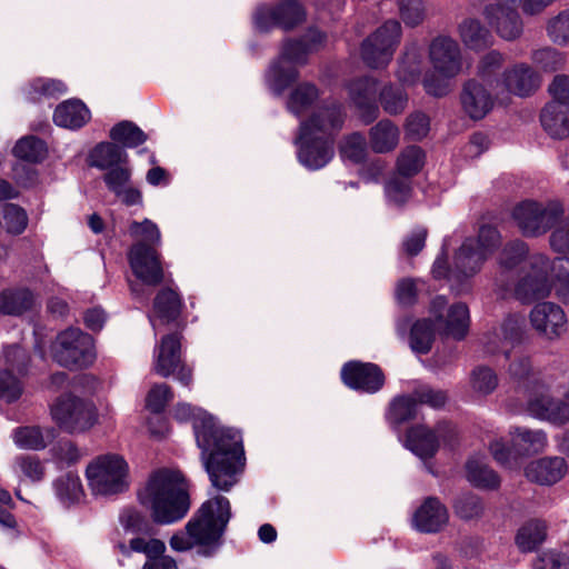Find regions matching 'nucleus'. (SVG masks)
Returning a JSON list of instances; mask_svg holds the SVG:
<instances>
[{
	"instance_id": "1",
	"label": "nucleus",
	"mask_w": 569,
	"mask_h": 569,
	"mask_svg": "<svg viewBox=\"0 0 569 569\" xmlns=\"http://www.w3.org/2000/svg\"><path fill=\"white\" fill-rule=\"evenodd\" d=\"M198 446L212 487L230 491L242 471L240 437L229 429L218 427L211 418L193 426Z\"/></svg>"
},
{
	"instance_id": "2",
	"label": "nucleus",
	"mask_w": 569,
	"mask_h": 569,
	"mask_svg": "<svg viewBox=\"0 0 569 569\" xmlns=\"http://www.w3.org/2000/svg\"><path fill=\"white\" fill-rule=\"evenodd\" d=\"M230 518V501L226 497L216 496L201 505L183 530L172 535L169 546L177 552L197 548L199 556L212 557L221 546Z\"/></svg>"
},
{
	"instance_id": "3",
	"label": "nucleus",
	"mask_w": 569,
	"mask_h": 569,
	"mask_svg": "<svg viewBox=\"0 0 569 569\" xmlns=\"http://www.w3.org/2000/svg\"><path fill=\"white\" fill-rule=\"evenodd\" d=\"M141 505L150 510L157 525H171L181 520L190 508L187 483L179 471L161 469L149 479L139 493Z\"/></svg>"
},
{
	"instance_id": "4",
	"label": "nucleus",
	"mask_w": 569,
	"mask_h": 569,
	"mask_svg": "<svg viewBox=\"0 0 569 569\" xmlns=\"http://www.w3.org/2000/svg\"><path fill=\"white\" fill-rule=\"evenodd\" d=\"M428 59L432 71L423 76V89L430 96L443 97L451 90L450 80L465 70L461 48L453 38L441 34L430 41Z\"/></svg>"
},
{
	"instance_id": "5",
	"label": "nucleus",
	"mask_w": 569,
	"mask_h": 569,
	"mask_svg": "<svg viewBox=\"0 0 569 569\" xmlns=\"http://www.w3.org/2000/svg\"><path fill=\"white\" fill-rule=\"evenodd\" d=\"M316 116L311 124L300 127V133L297 139L299 143L298 157L300 162L310 169H320L325 167L333 156V141L327 139V134L332 128H338L341 120L337 112H333L330 121L326 124H319Z\"/></svg>"
},
{
	"instance_id": "6",
	"label": "nucleus",
	"mask_w": 569,
	"mask_h": 569,
	"mask_svg": "<svg viewBox=\"0 0 569 569\" xmlns=\"http://www.w3.org/2000/svg\"><path fill=\"white\" fill-rule=\"evenodd\" d=\"M88 485L94 495L112 496L129 487V468L126 460L116 453L93 459L86 469Z\"/></svg>"
},
{
	"instance_id": "7",
	"label": "nucleus",
	"mask_w": 569,
	"mask_h": 569,
	"mask_svg": "<svg viewBox=\"0 0 569 569\" xmlns=\"http://www.w3.org/2000/svg\"><path fill=\"white\" fill-rule=\"evenodd\" d=\"M50 415L57 426L70 435L87 432L98 421L96 407L72 395L58 397L50 407Z\"/></svg>"
},
{
	"instance_id": "8",
	"label": "nucleus",
	"mask_w": 569,
	"mask_h": 569,
	"mask_svg": "<svg viewBox=\"0 0 569 569\" xmlns=\"http://www.w3.org/2000/svg\"><path fill=\"white\" fill-rule=\"evenodd\" d=\"M563 214L557 201L538 202L523 200L512 210V219L525 236L536 237L546 233Z\"/></svg>"
},
{
	"instance_id": "9",
	"label": "nucleus",
	"mask_w": 569,
	"mask_h": 569,
	"mask_svg": "<svg viewBox=\"0 0 569 569\" xmlns=\"http://www.w3.org/2000/svg\"><path fill=\"white\" fill-rule=\"evenodd\" d=\"M53 359L66 368H83L94 360L93 340L79 328L61 331L51 347Z\"/></svg>"
},
{
	"instance_id": "10",
	"label": "nucleus",
	"mask_w": 569,
	"mask_h": 569,
	"mask_svg": "<svg viewBox=\"0 0 569 569\" xmlns=\"http://www.w3.org/2000/svg\"><path fill=\"white\" fill-rule=\"evenodd\" d=\"M401 26L397 20H388L361 44V57L370 68H385L391 61L400 42Z\"/></svg>"
},
{
	"instance_id": "11",
	"label": "nucleus",
	"mask_w": 569,
	"mask_h": 569,
	"mask_svg": "<svg viewBox=\"0 0 569 569\" xmlns=\"http://www.w3.org/2000/svg\"><path fill=\"white\" fill-rule=\"evenodd\" d=\"M511 449L506 448L501 440L490 445L493 458L501 465L512 468L517 462L512 455L529 456L542 451L547 445L546 433L541 430L516 428L511 433Z\"/></svg>"
},
{
	"instance_id": "12",
	"label": "nucleus",
	"mask_w": 569,
	"mask_h": 569,
	"mask_svg": "<svg viewBox=\"0 0 569 569\" xmlns=\"http://www.w3.org/2000/svg\"><path fill=\"white\" fill-rule=\"evenodd\" d=\"M310 52L302 41L288 40L283 43L279 59L271 66L269 81L277 93L296 81L299 72L296 67L308 62Z\"/></svg>"
},
{
	"instance_id": "13",
	"label": "nucleus",
	"mask_w": 569,
	"mask_h": 569,
	"mask_svg": "<svg viewBox=\"0 0 569 569\" xmlns=\"http://www.w3.org/2000/svg\"><path fill=\"white\" fill-rule=\"evenodd\" d=\"M445 297L438 296L430 303V315L437 322V330L453 339L466 337L470 326L469 309L466 303L458 302L449 308Z\"/></svg>"
},
{
	"instance_id": "14",
	"label": "nucleus",
	"mask_w": 569,
	"mask_h": 569,
	"mask_svg": "<svg viewBox=\"0 0 569 569\" xmlns=\"http://www.w3.org/2000/svg\"><path fill=\"white\" fill-rule=\"evenodd\" d=\"M181 337L178 333L164 336L156 353L153 370L161 377L176 376L183 386L192 382V370L181 361Z\"/></svg>"
},
{
	"instance_id": "15",
	"label": "nucleus",
	"mask_w": 569,
	"mask_h": 569,
	"mask_svg": "<svg viewBox=\"0 0 569 569\" xmlns=\"http://www.w3.org/2000/svg\"><path fill=\"white\" fill-rule=\"evenodd\" d=\"M128 261L132 273L143 284L156 287L166 279L159 251L141 243H133L128 251Z\"/></svg>"
},
{
	"instance_id": "16",
	"label": "nucleus",
	"mask_w": 569,
	"mask_h": 569,
	"mask_svg": "<svg viewBox=\"0 0 569 569\" xmlns=\"http://www.w3.org/2000/svg\"><path fill=\"white\" fill-rule=\"evenodd\" d=\"M520 1L496 0L483 9L489 24L506 40H515L522 33V20L517 10Z\"/></svg>"
},
{
	"instance_id": "17",
	"label": "nucleus",
	"mask_w": 569,
	"mask_h": 569,
	"mask_svg": "<svg viewBox=\"0 0 569 569\" xmlns=\"http://www.w3.org/2000/svg\"><path fill=\"white\" fill-rule=\"evenodd\" d=\"M549 261L543 256L533 258L531 268L517 282L515 296L523 302H531L546 298L551 290L548 279Z\"/></svg>"
},
{
	"instance_id": "18",
	"label": "nucleus",
	"mask_w": 569,
	"mask_h": 569,
	"mask_svg": "<svg viewBox=\"0 0 569 569\" xmlns=\"http://www.w3.org/2000/svg\"><path fill=\"white\" fill-rule=\"evenodd\" d=\"M306 18L303 8L293 0L284 1L276 7H262L254 16V23L261 31L272 27L290 30Z\"/></svg>"
},
{
	"instance_id": "19",
	"label": "nucleus",
	"mask_w": 569,
	"mask_h": 569,
	"mask_svg": "<svg viewBox=\"0 0 569 569\" xmlns=\"http://www.w3.org/2000/svg\"><path fill=\"white\" fill-rule=\"evenodd\" d=\"M341 379L351 389L368 393L379 391L385 383L381 369L370 362L350 361L341 369Z\"/></svg>"
},
{
	"instance_id": "20",
	"label": "nucleus",
	"mask_w": 569,
	"mask_h": 569,
	"mask_svg": "<svg viewBox=\"0 0 569 569\" xmlns=\"http://www.w3.org/2000/svg\"><path fill=\"white\" fill-rule=\"evenodd\" d=\"M530 322L533 329L548 340L559 339L567 331V317L563 310L552 302L536 305L530 312Z\"/></svg>"
},
{
	"instance_id": "21",
	"label": "nucleus",
	"mask_w": 569,
	"mask_h": 569,
	"mask_svg": "<svg viewBox=\"0 0 569 569\" xmlns=\"http://www.w3.org/2000/svg\"><path fill=\"white\" fill-rule=\"evenodd\" d=\"M453 427L449 423H441L436 430L425 426H416L407 432V447L420 458L432 457L439 447V438L447 441V432L453 433Z\"/></svg>"
},
{
	"instance_id": "22",
	"label": "nucleus",
	"mask_w": 569,
	"mask_h": 569,
	"mask_svg": "<svg viewBox=\"0 0 569 569\" xmlns=\"http://www.w3.org/2000/svg\"><path fill=\"white\" fill-rule=\"evenodd\" d=\"M487 258L476 248V241L467 238L453 257L451 277L461 283L477 274Z\"/></svg>"
},
{
	"instance_id": "23",
	"label": "nucleus",
	"mask_w": 569,
	"mask_h": 569,
	"mask_svg": "<svg viewBox=\"0 0 569 569\" xmlns=\"http://www.w3.org/2000/svg\"><path fill=\"white\" fill-rule=\"evenodd\" d=\"M460 100L463 111L473 120L485 118L495 102L483 83L477 80H469L463 84Z\"/></svg>"
},
{
	"instance_id": "24",
	"label": "nucleus",
	"mask_w": 569,
	"mask_h": 569,
	"mask_svg": "<svg viewBox=\"0 0 569 569\" xmlns=\"http://www.w3.org/2000/svg\"><path fill=\"white\" fill-rule=\"evenodd\" d=\"M103 181L107 188L126 206L141 203L142 194L140 190L131 186V169L128 162L107 170L103 174Z\"/></svg>"
},
{
	"instance_id": "25",
	"label": "nucleus",
	"mask_w": 569,
	"mask_h": 569,
	"mask_svg": "<svg viewBox=\"0 0 569 569\" xmlns=\"http://www.w3.org/2000/svg\"><path fill=\"white\" fill-rule=\"evenodd\" d=\"M501 83L506 91L527 97L539 88L540 78L529 64L516 63L502 73Z\"/></svg>"
},
{
	"instance_id": "26",
	"label": "nucleus",
	"mask_w": 569,
	"mask_h": 569,
	"mask_svg": "<svg viewBox=\"0 0 569 569\" xmlns=\"http://www.w3.org/2000/svg\"><path fill=\"white\" fill-rule=\"evenodd\" d=\"M349 96L355 106L360 110L366 123L373 121L379 114L376 102L377 81L372 78H361L349 84Z\"/></svg>"
},
{
	"instance_id": "27",
	"label": "nucleus",
	"mask_w": 569,
	"mask_h": 569,
	"mask_svg": "<svg viewBox=\"0 0 569 569\" xmlns=\"http://www.w3.org/2000/svg\"><path fill=\"white\" fill-rule=\"evenodd\" d=\"M448 519L446 506L439 499L429 497L415 512L412 522L421 532H437L447 525Z\"/></svg>"
},
{
	"instance_id": "28",
	"label": "nucleus",
	"mask_w": 569,
	"mask_h": 569,
	"mask_svg": "<svg viewBox=\"0 0 569 569\" xmlns=\"http://www.w3.org/2000/svg\"><path fill=\"white\" fill-rule=\"evenodd\" d=\"M528 408L532 415L556 425L569 421V403L555 399L548 393H537L529 398Z\"/></svg>"
},
{
	"instance_id": "29",
	"label": "nucleus",
	"mask_w": 569,
	"mask_h": 569,
	"mask_svg": "<svg viewBox=\"0 0 569 569\" xmlns=\"http://www.w3.org/2000/svg\"><path fill=\"white\" fill-rule=\"evenodd\" d=\"M567 472L566 460L561 457H546L530 462L526 469V477L539 485L551 486L560 481Z\"/></svg>"
},
{
	"instance_id": "30",
	"label": "nucleus",
	"mask_w": 569,
	"mask_h": 569,
	"mask_svg": "<svg viewBox=\"0 0 569 569\" xmlns=\"http://www.w3.org/2000/svg\"><path fill=\"white\" fill-rule=\"evenodd\" d=\"M522 320L519 317L512 316L507 318L499 332H493L487 338L485 348L489 353L502 352L506 358L511 357V348L521 338Z\"/></svg>"
},
{
	"instance_id": "31",
	"label": "nucleus",
	"mask_w": 569,
	"mask_h": 569,
	"mask_svg": "<svg viewBox=\"0 0 569 569\" xmlns=\"http://www.w3.org/2000/svg\"><path fill=\"white\" fill-rule=\"evenodd\" d=\"M422 49L417 41L406 44L398 61L396 77L402 86L411 87L421 79Z\"/></svg>"
},
{
	"instance_id": "32",
	"label": "nucleus",
	"mask_w": 569,
	"mask_h": 569,
	"mask_svg": "<svg viewBox=\"0 0 569 569\" xmlns=\"http://www.w3.org/2000/svg\"><path fill=\"white\" fill-rule=\"evenodd\" d=\"M399 142L400 129L391 120H380L369 130V146L376 153L392 152Z\"/></svg>"
},
{
	"instance_id": "33",
	"label": "nucleus",
	"mask_w": 569,
	"mask_h": 569,
	"mask_svg": "<svg viewBox=\"0 0 569 569\" xmlns=\"http://www.w3.org/2000/svg\"><path fill=\"white\" fill-rule=\"evenodd\" d=\"M541 124L547 133L555 139L569 136V109L557 102L548 103L540 116Z\"/></svg>"
},
{
	"instance_id": "34",
	"label": "nucleus",
	"mask_w": 569,
	"mask_h": 569,
	"mask_svg": "<svg viewBox=\"0 0 569 569\" xmlns=\"http://www.w3.org/2000/svg\"><path fill=\"white\" fill-rule=\"evenodd\" d=\"M460 40L466 48L480 51L489 47L492 42L490 31L475 18H466L458 26Z\"/></svg>"
},
{
	"instance_id": "35",
	"label": "nucleus",
	"mask_w": 569,
	"mask_h": 569,
	"mask_svg": "<svg viewBox=\"0 0 569 569\" xmlns=\"http://www.w3.org/2000/svg\"><path fill=\"white\" fill-rule=\"evenodd\" d=\"M90 119V111L80 100H69L60 103L53 114L57 126L77 129L84 126Z\"/></svg>"
},
{
	"instance_id": "36",
	"label": "nucleus",
	"mask_w": 569,
	"mask_h": 569,
	"mask_svg": "<svg viewBox=\"0 0 569 569\" xmlns=\"http://www.w3.org/2000/svg\"><path fill=\"white\" fill-rule=\"evenodd\" d=\"M128 162V154L116 143L101 142L89 156V164L100 170H109Z\"/></svg>"
},
{
	"instance_id": "37",
	"label": "nucleus",
	"mask_w": 569,
	"mask_h": 569,
	"mask_svg": "<svg viewBox=\"0 0 569 569\" xmlns=\"http://www.w3.org/2000/svg\"><path fill=\"white\" fill-rule=\"evenodd\" d=\"M153 309L162 322L176 321L181 313L182 301L173 289L164 288L157 293Z\"/></svg>"
},
{
	"instance_id": "38",
	"label": "nucleus",
	"mask_w": 569,
	"mask_h": 569,
	"mask_svg": "<svg viewBox=\"0 0 569 569\" xmlns=\"http://www.w3.org/2000/svg\"><path fill=\"white\" fill-rule=\"evenodd\" d=\"M498 383L497 373L487 366H477L469 375V387L476 398L491 395L497 389Z\"/></svg>"
},
{
	"instance_id": "39",
	"label": "nucleus",
	"mask_w": 569,
	"mask_h": 569,
	"mask_svg": "<svg viewBox=\"0 0 569 569\" xmlns=\"http://www.w3.org/2000/svg\"><path fill=\"white\" fill-rule=\"evenodd\" d=\"M66 92L67 87L62 81L50 78H36L23 88V93L30 101L57 98Z\"/></svg>"
},
{
	"instance_id": "40",
	"label": "nucleus",
	"mask_w": 569,
	"mask_h": 569,
	"mask_svg": "<svg viewBox=\"0 0 569 569\" xmlns=\"http://www.w3.org/2000/svg\"><path fill=\"white\" fill-rule=\"evenodd\" d=\"M546 539V526L538 520L522 525L516 535V545L521 552H531Z\"/></svg>"
},
{
	"instance_id": "41",
	"label": "nucleus",
	"mask_w": 569,
	"mask_h": 569,
	"mask_svg": "<svg viewBox=\"0 0 569 569\" xmlns=\"http://www.w3.org/2000/svg\"><path fill=\"white\" fill-rule=\"evenodd\" d=\"M319 98L318 88L309 82L297 86L289 94L287 108L296 116L305 113Z\"/></svg>"
},
{
	"instance_id": "42",
	"label": "nucleus",
	"mask_w": 569,
	"mask_h": 569,
	"mask_svg": "<svg viewBox=\"0 0 569 569\" xmlns=\"http://www.w3.org/2000/svg\"><path fill=\"white\" fill-rule=\"evenodd\" d=\"M426 154L418 146L403 148L397 157V173L405 178H411L420 172L425 164Z\"/></svg>"
},
{
	"instance_id": "43",
	"label": "nucleus",
	"mask_w": 569,
	"mask_h": 569,
	"mask_svg": "<svg viewBox=\"0 0 569 569\" xmlns=\"http://www.w3.org/2000/svg\"><path fill=\"white\" fill-rule=\"evenodd\" d=\"M32 293L27 289L4 290L0 293V312L18 316L31 308Z\"/></svg>"
},
{
	"instance_id": "44",
	"label": "nucleus",
	"mask_w": 569,
	"mask_h": 569,
	"mask_svg": "<svg viewBox=\"0 0 569 569\" xmlns=\"http://www.w3.org/2000/svg\"><path fill=\"white\" fill-rule=\"evenodd\" d=\"M437 325L431 319L418 320L411 328L410 347L417 353H428L436 337Z\"/></svg>"
},
{
	"instance_id": "45",
	"label": "nucleus",
	"mask_w": 569,
	"mask_h": 569,
	"mask_svg": "<svg viewBox=\"0 0 569 569\" xmlns=\"http://www.w3.org/2000/svg\"><path fill=\"white\" fill-rule=\"evenodd\" d=\"M466 469L467 479L476 487L496 489L500 485L498 475L479 459H470Z\"/></svg>"
},
{
	"instance_id": "46",
	"label": "nucleus",
	"mask_w": 569,
	"mask_h": 569,
	"mask_svg": "<svg viewBox=\"0 0 569 569\" xmlns=\"http://www.w3.org/2000/svg\"><path fill=\"white\" fill-rule=\"evenodd\" d=\"M110 138L123 147L134 148L147 140L146 133L133 122L123 120L110 130Z\"/></svg>"
},
{
	"instance_id": "47",
	"label": "nucleus",
	"mask_w": 569,
	"mask_h": 569,
	"mask_svg": "<svg viewBox=\"0 0 569 569\" xmlns=\"http://www.w3.org/2000/svg\"><path fill=\"white\" fill-rule=\"evenodd\" d=\"M53 486L57 497L64 505L77 502L83 496L80 478L71 472L59 477Z\"/></svg>"
},
{
	"instance_id": "48",
	"label": "nucleus",
	"mask_w": 569,
	"mask_h": 569,
	"mask_svg": "<svg viewBox=\"0 0 569 569\" xmlns=\"http://www.w3.org/2000/svg\"><path fill=\"white\" fill-rule=\"evenodd\" d=\"M48 153L47 146L41 139L28 136L21 138L13 148V154L29 162H40Z\"/></svg>"
},
{
	"instance_id": "49",
	"label": "nucleus",
	"mask_w": 569,
	"mask_h": 569,
	"mask_svg": "<svg viewBox=\"0 0 569 569\" xmlns=\"http://www.w3.org/2000/svg\"><path fill=\"white\" fill-rule=\"evenodd\" d=\"M546 32L551 42L565 47L569 43V9L559 11L546 22Z\"/></svg>"
},
{
	"instance_id": "50",
	"label": "nucleus",
	"mask_w": 569,
	"mask_h": 569,
	"mask_svg": "<svg viewBox=\"0 0 569 569\" xmlns=\"http://www.w3.org/2000/svg\"><path fill=\"white\" fill-rule=\"evenodd\" d=\"M129 233L136 240L134 243L142 242L144 246L156 249L161 244V232L158 226L149 219L141 222L132 221L129 226Z\"/></svg>"
},
{
	"instance_id": "51",
	"label": "nucleus",
	"mask_w": 569,
	"mask_h": 569,
	"mask_svg": "<svg viewBox=\"0 0 569 569\" xmlns=\"http://www.w3.org/2000/svg\"><path fill=\"white\" fill-rule=\"evenodd\" d=\"M379 98L383 110L391 116L402 113L408 103L407 92L393 84L385 86Z\"/></svg>"
},
{
	"instance_id": "52",
	"label": "nucleus",
	"mask_w": 569,
	"mask_h": 569,
	"mask_svg": "<svg viewBox=\"0 0 569 569\" xmlns=\"http://www.w3.org/2000/svg\"><path fill=\"white\" fill-rule=\"evenodd\" d=\"M12 439L19 448L27 450H40L47 446L42 431L37 426L16 428Z\"/></svg>"
},
{
	"instance_id": "53",
	"label": "nucleus",
	"mask_w": 569,
	"mask_h": 569,
	"mask_svg": "<svg viewBox=\"0 0 569 569\" xmlns=\"http://www.w3.org/2000/svg\"><path fill=\"white\" fill-rule=\"evenodd\" d=\"M417 400L415 393L396 398L389 408L388 418L393 423H402L415 418L417 413Z\"/></svg>"
},
{
	"instance_id": "54",
	"label": "nucleus",
	"mask_w": 569,
	"mask_h": 569,
	"mask_svg": "<svg viewBox=\"0 0 569 569\" xmlns=\"http://www.w3.org/2000/svg\"><path fill=\"white\" fill-rule=\"evenodd\" d=\"M551 270L555 273L553 287L557 297L563 303H569V258H557L552 262Z\"/></svg>"
},
{
	"instance_id": "55",
	"label": "nucleus",
	"mask_w": 569,
	"mask_h": 569,
	"mask_svg": "<svg viewBox=\"0 0 569 569\" xmlns=\"http://www.w3.org/2000/svg\"><path fill=\"white\" fill-rule=\"evenodd\" d=\"M532 62L543 71H556L565 66L566 56L551 47L535 50L531 54Z\"/></svg>"
},
{
	"instance_id": "56",
	"label": "nucleus",
	"mask_w": 569,
	"mask_h": 569,
	"mask_svg": "<svg viewBox=\"0 0 569 569\" xmlns=\"http://www.w3.org/2000/svg\"><path fill=\"white\" fill-rule=\"evenodd\" d=\"M340 153L343 158H347L355 163L361 162L367 154L365 137L359 132H353L343 137L340 143Z\"/></svg>"
},
{
	"instance_id": "57",
	"label": "nucleus",
	"mask_w": 569,
	"mask_h": 569,
	"mask_svg": "<svg viewBox=\"0 0 569 569\" xmlns=\"http://www.w3.org/2000/svg\"><path fill=\"white\" fill-rule=\"evenodd\" d=\"M453 509L459 518L471 520L482 516L485 506L478 496L465 493L457 498Z\"/></svg>"
},
{
	"instance_id": "58",
	"label": "nucleus",
	"mask_w": 569,
	"mask_h": 569,
	"mask_svg": "<svg viewBox=\"0 0 569 569\" xmlns=\"http://www.w3.org/2000/svg\"><path fill=\"white\" fill-rule=\"evenodd\" d=\"M29 356L27 351L19 346L7 347L0 358V369H7L19 375H22L27 370Z\"/></svg>"
},
{
	"instance_id": "59",
	"label": "nucleus",
	"mask_w": 569,
	"mask_h": 569,
	"mask_svg": "<svg viewBox=\"0 0 569 569\" xmlns=\"http://www.w3.org/2000/svg\"><path fill=\"white\" fill-rule=\"evenodd\" d=\"M385 191L391 202L396 204L405 203L411 194L410 178H405L398 173L393 174L386 182Z\"/></svg>"
},
{
	"instance_id": "60",
	"label": "nucleus",
	"mask_w": 569,
	"mask_h": 569,
	"mask_svg": "<svg viewBox=\"0 0 569 569\" xmlns=\"http://www.w3.org/2000/svg\"><path fill=\"white\" fill-rule=\"evenodd\" d=\"M23 392L19 377L7 369H0V399L7 403L18 400Z\"/></svg>"
},
{
	"instance_id": "61",
	"label": "nucleus",
	"mask_w": 569,
	"mask_h": 569,
	"mask_svg": "<svg viewBox=\"0 0 569 569\" xmlns=\"http://www.w3.org/2000/svg\"><path fill=\"white\" fill-rule=\"evenodd\" d=\"M14 471L31 481H40L44 476V467L36 456L22 455L16 458Z\"/></svg>"
},
{
	"instance_id": "62",
	"label": "nucleus",
	"mask_w": 569,
	"mask_h": 569,
	"mask_svg": "<svg viewBox=\"0 0 569 569\" xmlns=\"http://www.w3.org/2000/svg\"><path fill=\"white\" fill-rule=\"evenodd\" d=\"M130 549L133 552H140L146 555L148 561L158 560L161 557H166V545L162 540L157 538H143L137 537L130 540Z\"/></svg>"
},
{
	"instance_id": "63",
	"label": "nucleus",
	"mask_w": 569,
	"mask_h": 569,
	"mask_svg": "<svg viewBox=\"0 0 569 569\" xmlns=\"http://www.w3.org/2000/svg\"><path fill=\"white\" fill-rule=\"evenodd\" d=\"M527 253L528 247L523 241H510L500 252L499 264L505 270L512 269L522 261Z\"/></svg>"
},
{
	"instance_id": "64",
	"label": "nucleus",
	"mask_w": 569,
	"mask_h": 569,
	"mask_svg": "<svg viewBox=\"0 0 569 569\" xmlns=\"http://www.w3.org/2000/svg\"><path fill=\"white\" fill-rule=\"evenodd\" d=\"M3 220L7 232L11 234H20L28 224L26 211L17 204L7 203L3 206Z\"/></svg>"
}]
</instances>
